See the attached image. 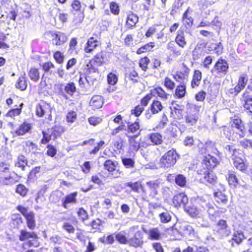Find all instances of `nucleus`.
Listing matches in <instances>:
<instances>
[{
	"mask_svg": "<svg viewBox=\"0 0 252 252\" xmlns=\"http://www.w3.org/2000/svg\"><path fill=\"white\" fill-rule=\"evenodd\" d=\"M12 161L11 155H7L5 159L0 160V185H11L19 182L21 179L14 171H10Z\"/></svg>",
	"mask_w": 252,
	"mask_h": 252,
	"instance_id": "nucleus-1",
	"label": "nucleus"
},
{
	"mask_svg": "<svg viewBox=\"0 0 252 252\" xmlns=\"http://www.w3.org/2000/svg\"><path fill=\"white\" fill-rule=\"evenodd\" d=\"M18 239L21 242L28 241L27 242L22 244V248L23 250L28 248H37L39 246V243L37 242L38 235L34 231H29L25 229H21L18 235Z\"/></svg>",
	"mask_w": 252,
	"mask_h": 252,
	"instance_id": "nucleus-2",
	"label": "nucleus"
},
{
	"mask_svg": "<svg viewBox=\"0 0 252 252\" xmlns=\"http://www.w3.org/2000/svg\"><path fill=\"white\" fill-rule=\"evenodd\" d=\"M158 94V89L155 88L151 90L150 93L145 95L140 100V104L135 106L133 109L130 111L132 115L135 117H139L144 111V108L147 106L152 97Z\"/></svg>",
	"mask_w": 252,
	"mask_h": 252,
	"instance_id": "nucleus-3",
	"label": "nucleus"
},
{
	"mask_svg": "<svg viewBox=\"0 0 252 252\" xmlns=\"http://www.w3.org/2000/svg\"><path fill=\"white\" fill-rule=\"evenodd\" d=\"M16 209L25 219L27 227L31 230L35 229L36 222L34 213L33 211L28 212V208L21 205L17 206Z\"/></svg>",
	"mask_w": 252,
	"mask_h": 252,
	"instance_id": "nucleus-4",
	"label": "nucleus"
},
{
	"mask_svg": "<svg viewBox=\"0 0 252 252\" xmlns=\"http://www.w3.org/2000/svg\"><path fill=\"white\" fill-rule=\"evenodd\" d=\"M118 161L110 159L106 160L103 163L104 169L107 171L113 178H120L123 173L122 171L119 168Z\"/></svg>",
	"mask_w": 252,
	"mask_h": 252,
	"instance_id": "nucleus-5",
	"label": "nucleus"
},
{
	"mask_svg": "<svg viewBox=\"0 0 252 252\" xmlns=\"http://www.w3.org/2000/svg\"><path fill=\"white\" fill-rule=\"evenodd\" d=\"M178 155L172 150L168 151L160 159V167L168 168L173 166L176 162Z\"/></svg>",
	"mask_w": 252,
	"mask_h": 252,
	"instance_id": "nucleus-6",
	"label": "nucleus"
},
{
	"mask_svg": "<svg viewBox=\"0 0 252 252\" xmlns=\"http://www.w3.org/2000/svg\"><path fill=\"white\" fill-rule=\"evenodd\" d=\"M45 34L51 37L53 44L56 46L63 45L68 40L67 35L61 32L49 31L46 32Z\"/></svg>",
	"mask_w": 252,
	"mask_h": 252,
	"instance_id": "nucleus-7",
	"label": "nucleus"
},
{
	"mask_svg": "<svg viewBox=\"0 0 252 252\" xmlns=\"http://www.w3.org/2000/svg\"><path fill=\"white\" fill-rule=\"evenodd\" d=\"M138 227L133 226L130 230L133 233V236L128 239V244L134 247H140L143 245V233L140 230L135 231Z\"/></svg>",
	"mask_w": 252,
	"mask_h": 252,
	"instance_id": "nucleus-8",
	"label": "nucleus"
},
{
	"mask_svg": "<svg viewBox=\"0 0 252 252\" xmlns=\"http://www.w3.org/2000/svg\"><path fill=\"white\" fill-rule=\"evenodd\" d=\"M35 115L38 118L44 117L46 115L51 117V108L50 105L46 101L41 100L37 103L35 108Z\"/></svg>",
	"mask_w": 252,
	"mask_h": 252,
	"instance_id": "nucleus-9",
	"label": "nucleus"
},
{
	"mask_svg": "<svg viewBox=\"0 0 252 252\" xmlns=\"http://www.w3.org/2000/svg\"><path fill=\"white\" fill-rule=\"evenodd\" d=\"M214 230L219 236L227 237L230 234V229L226 220H220L216 224Z\"/></svg>",
	"mask_w": 252,
	"mask_h": 252,
	"instance_id": "nucleus-10",
	"label": "nucleus"
},
{
	"mask_svg": "<svg viewBox=\"0 0 252 252\" xmlns=\"http://www.w3.org/2000/svg\"><path fill=\"white\" fill-rule=\"evenodd\" d=\"M139 18L138 16L132 11L127 13L125 27L128 30L134 29L138 23Z\"/></svg>",
	"mask_w": 252,
	"mask_h": 252,
	"instance_id": "nucleus-11",
	"label": "nucleus"
},
{
	"mask_svg": "<svg viewBox=\"0 0 252 252\" xmlns=\"http://www.w3.org/2000/svg\"><path fill=\"white\" fill-rule=\"evenodd\" d=\"M78 192L74 191L66 194L62 200V206L65 209L68 207V204H75L77 202V196Z\"/></svg>",
	"mask_w": 252,
	"mask_h": 252,
	"instance_id": "nucleus-12",
	"label": "nucleus"
},
{
	"mask_svg": "<svg viewBox=\"0 0 252 252\" xmlns=\"http://www.w3.org/2000/svg\"><path fill=\"white\" fill-rule=\"evenodd\" d=\"M32 125L27 121L22 122L16 129L15 133L18 136H23L31 132Z\"/></svg>",
	"mask_w": 252,
	"mask_h": 252,
	"instance_id": "nucleus-13",
	"label": "nucleus"
},
{
	"mask_svg": "<svg viewBox=\"0 0 252 252\" xmlns=\"http://www.w3.org/2000/svg\"><path fill=\"white\" fill-rule=\"evenodd\" d=\"M138 134L127 136L129 150L131 152H137L140 148V140H138Z\"/></svg>",
	"mask_w": 252,
	"mask_h": 252,
	"instance_id": "nucleus-14",
	"label": "nucleus"
},
{
	"mask_svg": "<svg viewBox=\"0 0 252 252\" xmlns=\"http://www.w3.org/2000/svg\"><path fill=\"white\" fill-rule=\"evenodd\" d=\"M188 202V198L187 196L183 193L175 195L173 199V203L177 208L181 206L185 208L186 205Z\"/></svg>",
	"mask_w": 252,
	"mask_h": 252,
	"instance_id": "nucleus-15",
	"label": "nucleus"
},
{
	"mask_svg": "<svg viewBox=\"0 0 252 252\" xmlns=\"http://www.w3.org/2000/svg\"><path fill=\"white\" fill-rule=\"evenodd\" d=\"M228 68V65L227 62L222 59H219L215 64L213 69L211 72L216 71L217 73L225 74Z\"/></svg>",
	"mask_w": 252,
	"mask_h": 252,
	"instance_id": "nucleus-16",
	"label": "nucleus"
},
{
	"mask_svg": "<svg viewBox=\"0 0 252 252\" xmlns=\"http://www.w3.org/2000/svg\"><path fill=\"white\" fill-rule=\"evenodd\" d=\"M105 51L101 50L94 55L91 60L97 66H101L106 63Z\"/></svg>",
	"mask_w": 252,
	"mask_h": 252,
	"instance_id": "nucleus-17",
	"label": "nucleus"
},
{
	"mask_svg": "<svg viewBox=\"0 0 252 252\" xmlns=\"http://www.w3.org/2000/svg\"><path fill=\"white\" fill-rule=\"evenodd\" d=\"M247 81V75L246 74H242L239 78L237 85L234 89H231V93L237 94L245 88Z\"/></svg>",
	"mask_w": 252,
	"mask_h": 252,
	"instance_id": "nucleus-18",
	"label": "nucleus"
},
{
	"mask_svg": "<svg viewBox=\"0 0 252 252\" xmlns=\"http://www.w3.org/2000/svg\"><path fill=\"white\" fill-rule=\"evenodd\" d=\"M242 157H243L242 154L239 153V155H237V156L231 158L233 160L234 166L240 171H244L246 169V166Z\"/></svg>",
	"mask_w": 252,
	"mask_h": 252,
	"instance_id": "nucleus-19",
	"label": "nucleus"
},
{
	"mask_svg": "<svg viewBox=\"0 0 252 252\" xmlns=\"http://www.w3.org/2000/svg\"><path fill=\"white\" fill-rule=\"evenodd\" d=\"M15 87L16 89L24 91L26 90L28 87V80L25 74L21 75L15 82Z\"/></svg>",
	"mask_w": 252,
	"mask_h": 252,
	"instance_id": "nucleus-20",
	"label": "nucleus"
},
{
	"mask_svg": "<svg viewBox=\"0 0 252 252\" xmlns=\"http://www.w3.org/2000/svg\"><path fill=\"white\" fill-rule=\"evenodd\" d=\"M101 43H98L88 39L85 45L84 50L86 53H93L96 48L101 45Z\"/></svg>",
	"mask_w": 252,
	"mask_h": 252,
	"instance_id": "nucleus-21",
	"label": "nucleus"
},
{
	"mask_svg": "<svg viewBox=\"0 0 252 252\" xmlns=\"http://www.w3.org/2000/svg\"><path fill=\"white\" fill-rule=\"evenodd\" d=\"M90 103V106L94 110L101 108L103 104L102 96L98 95L93 96L91 98Z\"/></svg>",
	"mask_w": 252,
	"mask_h": 252,
	"instance_id": "nucleus-22",
	"label": "nucleus"
},
{
	"mask_svg": "<svg viewBox=\"0 0 252 252\" xmlns=\"http://www.w3.org/2000/svg\"><path fill=\"white\" fill-rule=\"evenodd\" d=\"M218 163L216 158L208 155L204 159V163L208 170H210L217 166Z\"/></svg>",
	"mask_w": 252,
	"mask_h": 252,
	"instance_id": "nucleus-23",
	"label": "nucleus"
},
{
	"mask_svg": "<svg viewBox=\"0 0 252 252\" xmlns=\"http://www.w3.org/2000/svg\"><path fill=\"white\" fill-rule=\"evenodd\" d=\"M181 230L186 235L190 236L191 238L196 236V233L192 226L188 224H183L181 227Z\"/></svg>",
	"mask_w": 252,
	"mask_h": 252,
	"instance_id": "nucleus-24",
	"label": "nucleus"
},
{
	"mask_svg": "<svg viewBox=\"0 0 252 252\" xmlns=\"http://www.w3.org/2000/svg\"><path fill=\"white\" fill-rule=\"evenodd\" d=\"M23 106V103H22L17 108L10 109L5 114V116L15 119V117L21 115L22 111Z\"/></svg>",
	"mask_w": 252,
	"mask_h": 252,
	"instance_id": "nucleus-25",
	"label": "nucleus"
},
{
	"mask_svg": "<svg viewBox=\"0 0 252 252\" xmlns=\"http://www.w3.org/2000/svg\"><path fill=\"white\" fill-rule=\"evenodd\" d=\"M222 132L223 135L229 140L235 141L238 139V137L234 134V129L231 127H223Z\"/></svg>",
	"mask_w": 252,
	"mask_h": 252,
	"instance_id": "nucleus-26",
	"label": "nucleus"
},
{
	"mask_svg": "<svg viewBox=\"0 0 252 252\" xmlns=\"http://www.w3.org/2000/svg\"><path fill=\"white\" fill-rule=\"evenodd\" d=\"M27 164L28 161L26 157L24 155H20L18 157L14 166L16 167L20 168L22 171H25Z\"/></svg>",
	"mask_w": 252,
	"mask_h": 252,
	"instance_id": "nucleus-27",
	"label": "nucleus"
},
{
	"mask_svg": "<svg viewBox=\"0 0 252 252\" xmlns=\"http://www.w3.org/2000/svg\"><path fill=\"white\" fill-rule=\"evenodd\" d=\"M175 42L179 47L182 48H185L187 45V42L185 39L184 33L183 31H178L177 36L175 38Z\"/></svg>",
	"mask_w": 252,
	"mask_h": 252,
	"instance_id": "nucleus-28",
	"label": "nucleus"
},
{
	"mask_svg": "<svg viewBox=\"0 0 252 252\" xmlns=\"http://www.w3.org/2000/svg\"><path fill=\"white\" fill-rule=\"evenodd\" d=\"M15 192L22 197L27 196L29 193V189L24 184H19L16 187Z\"/></svg>",
	"mask_w": 252,
	"mask_h": 252,
	"instance_id": "nucleus-29",
	"label": "nucleus"
},
{
	"mask_svg": "<svg viewBox=\"0 0 252 252\" xmlns=\"http://www.w3.org/2000/svg\"><path fill=\"white\" fill-rule=\"evenodd\" d=\"M18 10L17 8L15 6L13 7L11 6L10 8H7V10L5 11L6 14V18L15 21L16 17L18 15Z\"/></svg>",
	"mask_w": 252,
	"mask_h": 252,
	"instance_id": "nucleus-30",
	"label": "nucleus"
},
{
	"mask_svg": "<svg viewBox=\"0 0 252 252\" xmlns=\"http://www.w3.org/2000/svg\"><path fill=\"white\" fill-rule=\"evenodd\" d=\"M185 210L191 217H196L200 214V210L193 204L186 206Z\"/></svg>",
	"mask_w": 252,
	"mask_h": 252,
	"instance_id": "nucleus-31",
	"label": "nucleus"
},
{
	"mask_svg": "<svg viewBox=\"0 0 252 252\" xmlns=\"http://www.w3.org/2000/svg\"><path fill=\"white\" fill-rule=\"evenodd\" d=\"M28 76L30 79L33 82H37L40 78V73L38 68L31 67L29 72Z\"/></svg>",
	"mask_w": 252,
	"mask_h": 252,
	"instance_id": "nucleus-32",
	"label": "nucleus"
},
{
	"mask_svg": "<svg viewBox=\"0 0 252 252\" xmlns=\"http://www.w3.org/2000/svg\"><path fill=\"white\" fill-rule=\"evenodd\" d=\"M155 46V42H150L139 48L136 50V54L140 55L147 52L151 51Z\"/></svg>",
	"mask_w": 252,
	"mask_h": 252,
	"instance_id": "nucleus-33",
	"label": "nucleus"
},
{
	"mask_svg": "<svg viewBox=\"0 0 252 252\" xmlns=\"http://www.w3.org/2000/svg\"><path fill=\"white\" fill-rule=\"evenodd\" d=\"M51 134L55 140L62 134L65 131V128L61 126H55L51 128Z\"/></svg>",
	"mask_w": 252,
	"mask_h": 252,
	"instance_id": "nucleus-34",
	"label": "nucleus"
},
{
	"mask_svg": "<svg viewBox=\"0 0 252 252\" xmlns=\"http://www.w3.org/2000/svg\"><path fill=\"white\" fill-rule=\"evenodd\" d=\"M113 145L117 151L119 152L121 150L123 151L126 145V141L124 138L119 136L118 139L113 142Z\"/></svg>",
	"mask_w": 252,
	"mask_h": 252,
	"instance_id": "nucleus-35",
	"label": "nucleus"
},
{
	"mask_svg": "<svg viewBox=\"0 0 252 252\" xmlns=\"http://www.w3.org/2000/svg\"><path fill=\"white\" fill-rule=\"evenodd\" d=\"M38 149V146L32 141H27L25 142L24 150L26 153H29L32 152H34L37 151Z\"/></svg>",
	"mask_w": 252,
	"mask_h": 252,
	"instance_id": "nucleus-36",
	"label": "nucleus"
},
{
	"mask_svg": "<svg viewBox=\"0 0 252 252\" xmlns=\"http://www.w3.org/2000/svg\"><path fill=\"white\" fill-rule=\"evenodd\" d=\"M78 218L81 222H84L89 219V215L87 211L83 207L78 209L76 212Z\"/></svg>",
	"mask_w": 252,
	"mask_h": 252,
	"instance_id": "nucleus-37",
	"label": "nucleus"
},
{
	"mask_svg": "<svg viewBox=\"0 0 252 252\" xmlns=\"http://www.w3.org/2000/svg\"><path fill=\"white\" fill-rule=\"evenodd\" d=\"M203 203L204 204H201L202 207L204 209H207V212L209 216L210 219L212 220H214L215 219V215L216 214L214 208L212 206V205L205 202Z\"/></svg>",
	"mask_w": 252,
	"mask_h": 252,
	"instance_id": "nucleus-38",
	"label": "nucleus"
},
{
	"mask_svg": "<svg viewBox=\"0 0 252 252\" xmlns=\"http://www.w3.org/2000/svg\"><path fill=\"white\" fill-rule=\"evenodd\" d=\"M224 152L226 155L230 156L231 158L237 155H239V151L233 145H227L224 148Z\"/></svg>",
	"mask_w": 252,
	"mask_h": 252,
	"instance_id": "nucleus-39",
	"label": "nucleus"
},
{
	"mask_svg": "<svg viewBox=\"0 0 252 252\" xmlns=\"http://www.w3.org/2000/svg\"><path fill=\"white\" fill-rule=\"evenodd\" d=\"M113 234H110L107 236H103L98 239V241L104 245H112L114 242V238Z\"/></svg>",
	"mask_w": 252,
	"mask_h": 252,
	"instance_id": "nucleus-40",
	"label": "nucleus"
},
{
	"mask_svg": "<svg viewBox=\"0 0 252 252\" xmlns=\"http://www.w3.org/2000/svg\"><path fill=\"white\" fill-rule=\"evenodd\" d=\"M201 78V72L198 70H195L194 72L191 84L192 88H194L195 86H198L199 85Z\"/></svg>",
	"mask_w": 252,
	"mask_h": 252,
	"instance_id": "nucleus-41",
	"label": "nucleus"
},
{
	"mask_svg": "<svg viewBox=\"0 0 252 252\" xmlns=\"http://www.w3.org/2000/svg\"><path fill=\"white\" fill-rule=\"evenodd\" d=\"M77 119V112L73 110H69L65 116V121L67 123L72 124Z\"/></svg>",
	"mask_w": 252,
	"mask_h": 252,
	"instance_id": "nucleus-42",
	"label": "nucleus"
},
{
	"mask_svg": "<svg viewBox=\"0 0 252 252\" xmlns=\"http://www.w3.org/2000/svg\"><path fill=\"white\" fill-rule=\"evenodd\" d=\"M126 187L130 188L135 192H139L142 188V185L140 182L137 181L134 183L127 182L125 184Z\"/></svg>",
	"mask_w": 252,
	"mask_h": 252,
	"instance_id": "nucleus-43",
	"label": "nucleus"
},
{
	"mask_svg": "<svg viewBox=\"0 0 252 252\" xmlns=\"http://www.w3.org/2000/svg\"><path fill=\"white\" fill-rule=\"evenodd\" d=\"M46 148L47 150L45 154L47 157L53 158L57 154V149L55 146L51 144H48Z\"/></svg>",
	"mask_w": 252,
	"mask_h": 252,
	"instance_id": "nucleus-44",
	"label": "nucleus"
},
{
	"mask_svg": "<svg viewBox=\"0 0 252 252\" xmlns=\"http://www.w3.org/2000/svg\"><path fill=\"white\" fill-rule=\"evenodd\" d=\"M94 65L95 64L91 60H89L84 68V72H87V75L90 74V72L98 73V69L94 66Z\"/></svg>",
	"mask_w": 252,
	"mask_h": 252,
	"instance_id": "nucleus-45",
	"label": "nucleus"
},
{
	"mask_svg": "<svg viewBox=\"0 0 252 252\" xmlns=\"http://www.w3.org/2000/svg\"><path fill=\"white\" fill-rule=\"evenodd\" d=\"M109 7L111 13L115 16L118 15L120 13V6L116 1H111L109 3Z\"/></svg>",
	"mask_w": 252,
	"mask_h": 252,
	"instance_id": "nucleus-46",
	"label": "nucleus"
},
{
	"mask_svg": "<svg viewBox=\"0 0 252 252\" xmlns=\"http://www.w3.org/2000/svg\"><path fill=\"white\" fill-rule=\"evenodd\" d=\"M62 228L66 233L69 234H73L75 231V228L73 224L69 221H65L63 223Z\"/></svg>",
	"mask_w": 252,
	"mask_h": 252,
	"instance_id": "nucleus-47",
	"label": "nucleus"
},
{
	"mask_svg": "<svg viewBox=\"0 0 252 252\" xmlns=\"http://www.w3.org/2000/svg\"><path fill=\"white\" fill-rule=\"evenodd\" d=\"M226 177L228 182L230 185L235 186L237 185L238 180L234 171H229L226 176Z\"/></svg>",
	"mask_w": 252,
	"mask_h": 252,
	"instance_id": "nucleus-48",
	"label": "nucleus"
},
{
	"mask_svg": "<svg viewBox=\"0 0 252 252\" xmlns=\"http://www.w3.org/2000/svg\"><path fill=\"white\" fill-rule=\"evenodd\" d=\"M123 165L126 168H133L135 166V160L134 159L128 158H122Z\"/></svg>",
	"mask_w": 252,
	"mask_h": 252,
	"instance_id": "nucleus-49",
	"label": "nucleus"
},
{
	"mask_svg": "<svg viewBox=\"0 0 252 252\" xmlns=\"http://www.w3.org/2000/svg\"><path fill=\"white\" fill-rule=\"evenodd\" d=\"M64 91L70 95H72L76 92V87L74 82H69L64 87Z\"/></svg>",
	"mask_w": 252,
	"mask_h": 252,
	"instance_id": "nucleus-50",
	"label": "nucleus"
},
{
	"mask_svg": "<svg viewBox=\"0 0 252 252\" xmlns=\"http://www.w3.org/2000/svg\"><path fill=\"white\" fill-rule=\"evenodd\" d=\"M140 128V125L138 119L133 123H129L127 124V131L130 133H135Z\"/></svg>",
	"mask_w": 252,
	"mask_h": 252,
	"instance_id": "nucleus-51",
	"label": "nucleus"
},
{
	"mask_svg": "<svg viewBox=\"0 0 252 252\" xmlns=\"http://www.w3.org/2000/svg\"><path fill=\"white\" fill-rule=\"evenodd\" d=\"M198 119V115L196 114H189L186 118V122L189 126H194L196 125Z\"/></svg>",
	"mask_w": 252,
	"mask_h": 252,
	"instance_id": "nucleus-52",
	"label": "nucleus"
},
{
	"mask_svg": "<svg viewBox=\"0 0 252 252\" xmlns=\"http://www.w3.org/2000/svg\"><path fill=\"white\" fill-rule=\"evenodd\" d=\"M41 67L44 72L51 73L52 72V69L55 68V66L52 62L48 61L43 63Z\"/></svg>",
	"mask_w": 252,
	"mask_h": 252,
	"instance_id": "nucleus-53",
	"label": "nucleus"
},
{
	"mask_svg": "<svg viewBox=\"0 0 252 252\" xmlns=\"http://www.w3.org/2000/svg\"><path fill=\"white\" fill-rule=\"evenodd\" d=\"M53 58L59 64H62L64 62V56L60 51H56L53 53Z\"/></svg>",
	"mask_w": 252,
	"mask_h": 252,
	"instance_id": "nucleus-54",
	"label": "nucleus"
},
{
	"mask_svg": "<svg viewBox=\"0 0 252 252\" xmlns=\"http://www.w3.org/2000/svg\"><path fill=\"white\" fill-rule=\"evenodd\" d=\"M42 137L40 139V144L42 145H46L49 144V142L52 139V135L45 131H42Z\"/></svg>",
	"mask_w": 252,
	"mask_h": 252,
	"instance_id": "nucleus-55",
	"label": "nucleus"
},
{
	"mask_svg": "<svg viewBox=\"0 0 252 252\" xmlns=\"http://www.w3.org/2000/svg\"><path fill=\"white\" fill-rule=\"evenodd\" d=\"M216 201L218 202H221L225 204L227 202V196L223 194L221 192H216L214 193Z\"/></svg>",
	"mask_w": 252,
	"mask_h": 252,
	"instance_id": "nucleus-56",
	"label": "nucleus"
},
{
	"mask_svg": "<svg viewBox=\"0 0 252 252\" xmlns=\"http://www.w3.org/2000/svg\"><path fill=\"white\" fill-rule=\"evenodd\" d=\"M105 146V142L103 140H100L92 150L89 152V154L91 156L96 155L99 151Z\"/></svg>",
	"mask_w": 252,
	"mask_h": 252,
	"instance_id": "nucleus-57",
	"label": "nucleus"
},
{
	"mask_svg": "<svg viewBox=\"0 0 252 252\" xmlns=\"http://www.w3.org/2000/svg\"><path fill=\"white\" fill-rule=\"evenodd\" d=\"M216 179V176L212 171H208L207 173L205 172L204 176V182L211 184L214 183Z\"/></svg>",
	"mask_w": 252,
	"mask_h": 252,
	"instance_id": "nucleus-58",
	"label": "nucleus"
},
{
	"mask_svg": "<svg viewBox=\"0 0 252 252\" xmlns=\"http://www.w3.org/2000/svg\"><path fill=\"white\" fill-rule=\"evenodd\" d=\"M115 239L117 241L121 244H128V239L126 236L121 233H118L116 234Z\"/></svg>",
	"mask_w": 252,
	"mask_h": 252,
	"instance_id": "nucleus-59",
	"label": "nucleus"
},
{
	"mask_svg": "<svg viewBox=\"0 0 252 252\" xmlns=\"http://www.w3.org/2000/svg\"><path fill=\"white\" fill-rule=\"evenodd\" d=\"M212 145V143L211 142H207L205 144H204L202 142L198 140L197 143V147L201 149L200 152L202 153L208 151Z\"/></svg>",
	"mask_w": 252,
	"mask_h": 252,
	"instance_id": "nucleus-60",
	"label": "nucleus"
},
{
	"mask_svg": "<svg viewBox=\"0 0 252 252\" xmlns=\"http://www.w3.org/2000/svg\"><path fill=\"white\" fill-rule=\"evenodd\" d=\"M88 121L90 125L96 126L102 122V119L100 117L93 116L89 117Z\"/></svg>",
	"mask_w": 252,
	"mask_h": 252,
	"instance_id": "nucleus-61",
	"label": "nucleus"
},
{
	"mask_svg": "<svg viewBox=\"0 0 252 252\" xmlns=\"http://www.w3.org/2000/svg\"><path fill=\"white\" fill-rule=\"evenodd\" d=\"M118 79L117 75L113 72H110L107 76L108 83L111 85H115L118 82Z\"/></svg>",
	"mask_w": 252,
	"mask_h": 252,
	"instance_id": "nucleus-62",
	"label": "nucleus"
},
{
	"mask_svg": "<svg viewBox=\"0 0 252 252\" xmlns=\"http://www.w3.org/2000/svg\"><path fill=\"white\" fill-rule=\"evenodd\" d=\"M175 180L176 184L181 187H184L186 185V177L182 174L177 175Z\"/></svg>",
	"mask_w": 252,
	"mask_h": 252,
	"instance_id": "nucleus-63",
	"label": "nucleus"
},
{
	"mask_svg": "<svg viewBox=\"0 0 252 252\" xmlns=\"http://www.w3.org/2000/svg\"><path fill=\"white\" fill-rule=\"evenodd\" d=\"M72 11L82 12L81 11L82 5L79 0H73L71 4Z\"/></svg>",
	"mask_w": 252,
	"mask_h": 252,
	"instance_id": "nucleus-64",
	"label": "nucleus"
}]
</instances>
